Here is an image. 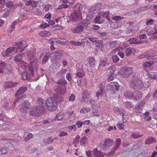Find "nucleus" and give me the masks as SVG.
I'll return each instance as SVG.
<instances>
[{
  "instance_id": "44",
  "label": "nucleus",
  "mask_w": 157,
  "mask_h": 157,
  "mask_svg": "<svg viewBox=\"0 0 157 157\" xmlns=\"http://www.w3.org/2000/svg\"><path fill=\"white\" fill-rule=\"evenodd\" d=\"M96 61L94 59L92 58H90L89 59V63L90 66L92 67H94L95 66Z\"/></svg>"
},
{
  "instance_id": "17",
  "label": "nucleus",
  "mask_w": 157,
  "mask_h": 157,
  "mask_svg": "<svg viewBox=\"0 0 157 157\" xmlns=\"http://www.w3.org/2000/svg\"><path fill=\"white\" fill-rule=\"evenodd\" d=\"M136 52V50L132 48H128L126 49L125 53L127 56H129L132 54H134Z\"/></svg>"
},
{
  "instance_id": "30",
  "label": "nucleus",
  "mask_w": 157,
  "mask_h": 157,
  "mask_svg": "<svg viewBox=\"0 0 157 157\" xmlns=\"http://www.w3.org/2000/svg\"><path fill=\"white\" fill-rule=\"evenodd\" d=\"M125 97L127 98L132 100V98L133 96L132 92H131L125 91L124 94Z\"/></svg>"
},
{
  "instance_id": "64",
  "label": "nucleus",
  "mask_w": 157,
  "mask_h": 157,
  "mask_svg": "<svg viewBox=\"0 0 157 157\" xmlns=\"http://www.w3.org/2000/svg\"><path fill=\"white\" fill-rule=\"evenodd\" d=\"M65 82H66V81L65 79L62 78V79L59 80L57 81V83L58 84L60 85L61 84H64Z\"/></svg>"
},
{
  "instance_id": "53",
  "label": "nucleus",
  "mask_w": 157,
  "mask_h": 157,
  "mask_svg": "<svg viewBox=\"0 0 157 157\" xmlns=\"http://www.w3.org/2000/svg\"><path fill=\"white\" fill-rule=\"evenodd\" d=\"M149 114V113L148 112L145 113L144 118L147 121L150 120L151 118V117Z\"/></svg>"
},
{
  "instance_id": "14",
  "label": "nucleus",
  "mask_w": 157,
  "mask_h": 157,
  "mask_svg": "<svg viewBox=\"0 0 157 157\" xmlns=\"http://www.w3.org/2000/svg\"><path fill=\"white\" fill-rule=\"evenodd\" d=\"M101 14L100 12H99L94 19L95 22H98V24H101L104 21L103 17Z\"/></svg>"
},
{
  "instance_id": "40",
  "label": "nucleus",
  "mask_w": 157,
  "mask_h": 157,
  "mask_svg": "<svg viewBox=\"0 0 157 157\" xmlns=\"http://www.w3.org/2000/svg\"><path fill=\"white\" fill-rule=\"evenodd\" d=\"M6 67L5 63L2 61H0V73H2L4 71Z\"/></svg>"
},
{
  "instance_id": "50",
  "label": "nucleus",
  "mask_w": 157,
  "mask_h": 157,
  "mask_svg": "<svg viewBox=\"0 0 157 157\" xmlns=\"http://www.w3.org/2000/svg\"><path fill=\"white\" fill-rule=\"evenodd\" d=\"M112 19L115 21H119L121 20L124 19V17H121L120 16H117L113 17Z\"/></svg>"
},
{
  "instance_id": "5",
  "label": "nucleus",
  "mask_w": 157,
  "mask_h": 157,
  "mask_svg": "<svg viewBox=\"0 0 157 157\" xmlns=\"http://www.w3.org/2000/svg\"><path fill=\"white\" fill-rule=\"evenodd\" d=\"M133 72L132 68L128 67L124 69L121 73V75L124 78H127L132 75Z\"/></svg>"
},
{
  "instance_id": "34",
  "label": "nucleus",
  "mask_w": 157,
  "mask_h": 157,
  "mask_svg": "<svg viewBox=\"0 0 157 157\" xmlns=\"http://www.w3.org/2000/svg\"><path fill=\"white\" fill-rule=\"evenodd\" d=\"M44 101H43V100L42 99L40 98H38L37 99V103L38 104V105L37 106L40 107L43 106V108L44 109V107L43 106V105L44 104Z\"/></svg>"
},
{
  "instance_id": "51",
  "label": "nucleus",
  "mask_w": 157,
  "mask_h": 157,
  "mask_svg": "<svg viewBox=\"0 0 157 157\" xmlns=\"http://www.w3.org/2000/svg\"><path fill=\"white\" fill-rule=\"evenodd\" d=\"M14 5L13 2L12 1H9L6 4V6L9 8H11Z\"/></svg>"
},
{
  "instance_id": "62",
  "label": "nucleus",
  "mask_w": 157,
  "mask_h": 157,
  "mask_svg": "<svg viewBox=\"0 0 157 157\" xmlns=\"http://www.w3.org/2000/svg\"><path fill=\"white\" fill-rule=\"evenodd\" d=\"M75 99V95L73 94H72L70 97L69 98V100L70 101H73Z\"/></svg>"
},
{
  "instance_id": "31",
  "label": "nucleus",
  "mask_w": 157,
  "mask_h": 157,
  "mask_svg": "<svg viewBox=\"0 0 157 157\" xmlns=\"http://www.w3.org/2000/svg\"><path fill=\"white\" fill-rule=\"evenodd\" d=\"M90 21L88 19H84L82 21L81 25L83 27V28L84 27L87 26L88 24L90 23Z\"/></svg>"
},
{
  "instance_id": "20",
  "label": "nucleus",
  "mask_w": 157,
  "mask_h": 157,
  "mask_svg": "<svg viewBox=\"0 0 157 157\" xmlns=\"http://www.w3.org/2000/svg\"><path fill=\"white\" fill-rule=\"evenodd\" d=\"M104 83H101L99 86V90L97 92L96 96L98 97L99 95L103 93V90L105 87Z\"/></svg>"
},
{
  "instance_id": "19",
  "label": "nucleus",
  "mask_w": 157,
  "mask_h": 157,
  "mask_svg": "<svg viewBox=\"0 0 157 157\" xmlns=\"http://www.w3.org/2000/svg\"><path fill=\"white\" fill-rule=\"evenodd\" d=\"M82 6L80 3L76 4L75 7V11H76L77 13L80 12L82 14Z\"/></svg>"
},
{
  "instance_id": "3",
  "label": "nucleus",
  "mask_w": 157,
  "mask_h": 157,
  "mask_svg": "<svg viewBox=\"0 0 157 157\" xmlns=\"http://www.w3.org/2000/svg\"><path fill=\"white\" fill-rule=\"evenodd\" d=\"M46 105L48 109L50 111L54 110L56 108L57 104L56 101L51 98H49L46 100Z\"/></svg>"
},
{
  "instance_id": "46",
  "label": "nucleus",
  "mask_w": 157,
  "mask_h": 157,
  "mask_svg": "<svg viewBox=\"0 0 157 157\" xmlns=\"http://www.w3.org/2000/svg\"><path fill=\"white\" fill-rule=\"evenodd\" d=\"M61 1L63 3H68L71 6L73 5L75 3L74 0H61Z\"/></svg>"
},
{
  "instance_id": "8",
  "label": "nucleus",
  "mask_w": 157,
  "mask_h": 157,
  "mask_svg": "<svg viewBox=\"0 0 157 157\" xmlns=\"http://www.w3.org/2000/svg\"><path fill=\"white\" fill-rule=\"evenodd\" d=\"M121 143V139L119 138H117L115 141L114 146L113 148V151H111V153H107V155H109L113 154L114 151L117 149L119 147Z\"/></svg>"
},
{
  "instance_id": "13",
  "label": "nucleus",
  "mask_w": 157,
  "mask_h": 157,
  "mask_svg": "<svg viewBox=\"0 0 157 157\" xmlns=\"http://www.w3.org/2000/svg\"><path fill=\"white\" fill-rule=\"evenodd\" d=\"M82 40H83V41L79 42V41H70V43L71 44L74 46H81L83 45V43L86 42L87 41V40L86 39H82Z\"/></svg>"
},
{
  "instance_id": "54",
  "label": "nucleus",
  "mask_w": 157,
  "mask_h": 157,
  "mask_svg": "<svg viewBox=\"0 0 157 157\" xmlns=\"http://www.w3.org/2000/svg\"><path fill=\"white\" fill-rule=\"evenodd\" d=\"M7 153V149L6 147H2L0 149V155L4 154Z\"/></svg>"
},
{
  "instance_id": "58",
  "label": "nucleus",
  "mask_w": 157,
  "mask_h": 157,
  "mask_svg": "<svg viewBox=\"0 0 157 157\" xmlns=\"http://www.w3.org/2000/svg\"><path fill=\"white\" fill-rule=\"evenodd\" d=\"M68 129L71 130H73L74 131H75L76 130V125L75 124H73L71 126H69L67 127Z\"/></svg>"
},
{
  "instance_id": "37",
  "label": "nucleus",
  "mask_w": 157,
  "mask_h": 157,
  "mask_svg": "<svg viewBox=\"0 0 157 157\" xmlns=\"http://www.w3.org/2000/svg\"><path fill=\"white\" fill-rule=\"evenodd\" d=\"M76 77L82 78L84 77L85 75V73L83 71H77L76 73Z\"/></svg>"
},
{
  "instance_id": "22",
  "label": "nucleus",
  "mask_w": 157,
  "mask_h": 157,
  "mask_svg": "<svg viewBox=\"0 0 157 157\" xmlns=\"http://www.w3.org/2000/svg\"><path fill=\"white\" fill-rule=\"evenodd\" d=\"M114 111L117 115L120 114L121 116L125 112V110L123 109H118L117 108H114Z\"/></svg>"
},
{
  "instance_id": "26",
  "label": "nucleus",
  "mask_w": 157,
  "mask_h": 157,
  "mask_svg": "<svg viewBox=\"0 0 157 157\" xmlns=\"http://www.w3.org/2000/svg\"><path fill=\"white\" fill-rule=\"evenodd\" d=\"M155 139L152 137H149L147 138L145 142L146 144H149L151 143L152 142H156Z\"/></svg>"
},
{
  "instance_id": "1",
  "label": "nucleus",
  "mask_w": 157,
  "mask_h": 157,
  "mask_svg": "<svg viewBox=\"0 0 157 157\" xmlns=\"http://www.w3.org/2000/svg\"><path fill=\"white\" fill-rule=\"evenodd\" d=\"M145 85L140 80H133L130 83V86L134 89L141 90L143 88H147L149 86V83Z\"/></svg>"
},
{
  "instance_id": "42",
  "label": "nucleus",
  "mask_w": 157,
  "mask_h": 157,
  "mask_svg": "<svg viewBox=\"0 0 157 157\" xmlns=\"http://www.w3.org/2000/svg\"><path fill=\"white\" fill-rule=\"evenodd\" d=\"M147 75L149 77L152 78L154 79H157V76H156L157 74H156L154 72H148Z\"/></svg>"
},
{
  "instance_id": "41",
  "label": "nucleus",
  "mask_w": 157,
  "mask_h": 157,
  "mask_svg": "<svg viewBox=\"0 0 157 157\" xmlns=\"http://www.w3.org/2000/svg\"><path fill=\"white\" fill-rule=\"evenodd\" d=\"M80 138L79 136H77L75 140L73 141V143L75 147H78L79 145V141Z\"/></svg>"
},
{
  "instance_id": "4",
  "label": "nucleus",
  "mask_w": 157,
  "mask_h": 157,
  "mask_svg": "<svg viewBox=\"0 0 157 157\" xmlns=\"http://www.w3.org/2000/svg\"><path fill=\"white\" fill-rule=\"evenodd\" d=\"M113 141L112 139H106L100 145V147L103 150L107 149L109 147H112L113 144Z\"/></svg>"
},
{
  "instance_id": "15",
  "label": "nucleus",
  "mask_w": 157,
  "mask_h": 157,
  "mask_svg": "<svg viewBox=\"0 0 157 157\" xmlns=\"http://www.w3.org/2000/svg\"><path fill=\"white\" fill-rule=\"evenodd\" d=\"M22 44V42H20L17 43L16 44L14 45L15 46H16L15 47L16 48V51L15 53H16L19 51H22L24 50L23 48L24 47H22L23 45Z\"/></svg>"
},
{
  "instance_id": "23",
  "label": "nucleus",
  "mask_w": 157,
  "mask_h": 157,
  "mask_svg": "<svg viewBox=\"0 0 157 157\" xmlns=\"http://www.w3.org/2000/svg\"><path fill=\"white\" fill-rule=\"evenodd\" d=\"M154 63L153 61H147L144 63L142 64L143 67L146 69L147 67L152 65Z\"/></svg>"
},
{
  "instance_id": "45",
  "label": "nucleus",
  "mask_w": 157,
  "mask_h": 157,
  "mask_svg": "<svg viewBox=\"0 0 157 157\" xmlns=\"http://www.w3.org/2000/svg\"><path fill=\"white\" fill-rule=\"evenodd\" d=\"M66 21V20H65L63 17H59L56 19V21L57 23L59 21H60L61 22V24H63V25L66 24V23H64V21Z\"/></svg>"
},
{
  "instance_id": "63",
  "label": "nucleus",
  "mask_w": 157,
  "mask_h": 157,
  "mask_svg": "<svg viewBox=\"0 0 157 157\" xmlns=\"http://www.w3.org/2000/svg\"><path fill=\"white\" fill-rule=\"evenodd\" d=\"M116 69V67L115 66H112L110 68H109L107 71V72L109 71H112L111 72H113Z\"/></svg>"
},
{
  "instance_id": "43",
  "label": "nucleus",
  "mask_w": 157,
  "mask_h": 157,
  "mask_svg": "<svg viewBox=\"0 0 157 157\" xmlns=\"http://www.w3.org/2000/svg\"><path fill=\"white\" fill-rule=\"evenodd\" d=\"M50 54L49 53H47L44 56L43 60L42 62L44 63H46L48 60V58L50 57Z\"/></svg>"
},
{
  "instance_id": "39",
  "label": "nucleus",
  "mask_w": 157,
  "mask_h": 157,
  "mask_svg": "<svg viewBox=\"0 0 157 157\" xmlns=\"http://www.w3.org/2000/svg\"><path fill=\"white\" fill-rule=\"evenodd\" d=\"M67 70L65 69L57 73L56 74L57 76L58 77H60L63 76L66 73Z\"/></svg>"
},
{
  "instance_id": "36",
  "label": "nucleus",
  "mask_w": 157,
  "mask_h": 157,
  "mask_svg": "<svg viewBox=\"0 0 157 157\" xmlns=\"http://www.w3.org/2000/svg\"><path fill=\"white\" fill-rule=\"evenodd\" d=\"M22 55L19 54L18 56H17L14 57V60L17 62V63L18 64L22 61L21 59V57Z\"/></svg>"
},
{
  "instance_id": "24",
  "label": "nucleus",
  "mask_w": 157,
  "mask_h": 157,
  "mask_svg": "<svg viewBox=\"0 0 157 157\" xmlns=\"http://www.w3.org/2000/svg\"><path fill=\"white\" fill-rule=\"evenodd\" d=\"M83 28V27L82 26V25H79L75 28L73 30V32L74 33H78L82 31Z\"/></svg>"
},
{
  "instance_id": "6",
  "label": "nucleus",
  "mask_w": 157,
  "mask_h": 157,
  "mask_svg": "<svg viewBox=\"0 0 157 157\" xmlns=\"http://www.w3.org/2000/svg\"><path fill=\"white\" fill-rule=\"evenodd\" d=\"M82 14L80 12L77 13L74 11L71 13L70 17V20L72 22H76L81 18Z\"/></svg>"
},
{
  "instance_id": "27",
  "label": "nucleus",
  "mask_w": 157,
  "mask_h": 157,
  "mask_svg": "<svg viewBox=\"0 0 157 157\" xmlns=\"http://www.w3.org/2000/svg\"><path fill=\"white\" fill-rule=\"evenodd\" d=\"M39 35L42 36H47L51 35L50 32L47 31H41L39 33Z\"/></svg>"
},
{
  "instance_id": "7",
  "label": "nucleus",
  "mask_w": 157,
  "mask_h": 157,
  "mask_svg": "<svg viewBox=\"0 0 157 157\" xmlns=\"http://www.w3.org/2000/svg\"><path fill=\"white\" fill-rule=\"evenodd\" d=\"M97 8L95 6L90 7L88 10L87 16V17L91 19L92 18L93 15L97 13Z\"/></svg>"
},
{
  "instance_id": "49",
  "label": "nucleus",
  "mask_w": 157,
  "mask_h": 157,
  "mask_svg": "<svg viewBox=\"0 0 157 157\" xmlns=\"http://www.w3.org/2000/svg\"><path fill=\"white\" fill-rule=\"evenodd\" d=\"M142 135L140 134L139 132H134L132 134V136L134 138H139L142 136Z\"/></svg>"
},
{
  "instance_id": "25",
  "label": "nucleus",
  "mask_w": 157,
  "mask_h": 157,
  "mask_svg": "<svg viewBox=\"0 0 157 157\" xmlns=\"http://www.w3.org/2000/svg\"><path fill=\"white\" fill-rule=\"evenodd\" d=\"M134 94H136V97H134L135 100H138L142 97V93L141 91H135Z\"/></svg>"
},
{
  "instance_id": "38",
  "label": "nucleus",
  "mask_w": 157,
  "mask_h": 157,
  "mask_svg": "<svg viewBox=\"0 0 157 157\" xmlns=\"http://www.w3.org/2000/svg\"><path fill=\"white\" fill-rule=\"evenodd\" d=\"M27 4L31 6L32 7H36L37 5V3L32 0H30L27 2Z\"/></svg>"
},
{
  "instance_id": "2",
  "label": "nucleus",
  "mask_w": 157,
  "mask_h": 157,
  "mask_svg": "<svg viewBox=\"0 0 157 157\" xmlns=\"http://www.w3.org/2000/svg\"><path fill=\"white\" fill-rule=\"evenodd\" d=\"M44 110L43 106H33L30 109L29 114L32 117H38L40 116Z\"/></svg>"
},
{
  "instance_id": "21",
  "label": "nucleus",
  "mask_w": 157,
  "mask_h": 157,
  "mask_svg": "<svg viewBox=\"0 0 157 157\" xmlns=\"http://www.w3.org/2000/svg\"><path fill=\"white\" fill-rule=\"evenodd\" d=\"M27 90V88L25 86H23L20 87L17 91L16 94V96L17 97V95L25 92Z\"/></svg>"
},
{
  "instance_id": "11",
  "label": "nucleus",
  "mask_w": 157,
  "mask_h": 157,
  "mask_svg": "<svg viewBox=\"0 0 157 157\" xmlns=\"http://www.w3.org/2000/svg\"><path fill=\"white\" fill-rule=\"evenodd\" d=\"M60 66V64L58 62H56L51 65L49 67V70L52 72L56 71Z\"/></svg>"
},
{
  "instance_id": "60",
  "label": "nucleus",
  "mask_w": 157,
  "mask_h": 157,
  "mask_svg": "<svg viewBox=\"0 0 157 157\" xmlns=\"http://www.w3.org/2000/svg\"><path fill=\"white\" fill-rule=\"evenodd\" d=\"M117 128L120 129H122L124 128V125L122 123H121L120 122H118L117 123Z\"/></svg>"
},
{
  "instance_id": "33",
  "label": "nucleus",
  "mask_w": 157,
  "mask_h": 157,
  "mask_svg": "<svg viewBox=\"0 0 157 157\" xmlns=\"http://www.w3.org/2000/svg\"><path fill=\"white\" fill-rule=\"evenodd\" d=\"M64 117V113L62 112H60L59 113L56 117V119L60 121Z\"/></svg>"
},
{
  "instance_id": "28",
  "label": "nucleus",
  "mask_w": 157,
  "mask_h": 157,
  "mask_svg": "<svg viewBox=\"0 0 157 157\" xmlns=\"http://www.w3.org/2000/svg\"><path fill=\"white\" fill-rule=\"evenodd\" d=\"M18 65L23 69L27 68L28 66V64L23 60L21 61Z\"/></svg>"
},
{
  "instance_id": "12",
  "label": "nucleus",
  "mask_w": 157,
  "mask_h": 157,
  "mask_svg": "<svg viewBox=\"0 0 157 157\" xmlns=\"http://www.w3.org/2000/svg\"><path fill=\"white\" fill-rule=\"evenodd\" d=\"M37 69V66L35 63L31 64L28 67L29 70L33 76H34L33 75L34 72L36 71Z\"/></svg>"
},
{
  "instance_id": "57",
  "label": "nucleus",
  "mask_w": 157,
  "mask_h": 157,
  "mask_svg": "<svg viewBox=\"0 0 157 157\" xmlns=\"http://www.w3.org/2000/svg\"><path fill=\"white\" fill-rule=\"evenodd\" d=\"M112 58L113 61L114 63L117 62L119 60V58H118V56L116 55H114L113 56Z\"/></svg>"
},
{
  "instance_id": "18",
  "label": "nucleus",
  "mask_w": 157,
  "mask_h": 157,
  "mask_svg": "<svg viewBox=\"0 0 157 157\" xmlns=\"http://www.w3.org/2000/svg\"><path fill=\"white\" fill-rule=\"evenodd\" d=\"M17 83L13 82L12 81L7 82L6 83H5L4 85L6 86V88H11L14 86H16L17 84Z\"/></svg>"
},
{
  "instance_id": "56",
  "label": "nucleus",
  "mask_w": 157,
  "mask_h": 157,
  "mask_svg": "<svg viewBox=\"0 0 157 157\" xmlns=\"http://www.w3.org/2000/svg\"><path fill=\"white\" fill-rule=\"evenodd\" d=\"M59 39L57 38H51L50 39V41L51 44H53L54 42H57L58 43Z\"/></svg>"
},
{
  "instance_id": "29",
  "label": "nucleus",
  "mask_w": 157,
  "mask_h": 157,
  "mask_svg": "<svg viewBox=\"0 0 157 157\" xmlns=\"http://www.w3.org/2000/svg\"><path fill=\"white\" fill-rule=\"evenodd\" d=\"M21 79L23 80H29L30 79V77L26 72H25L22 74Z\"/></svg>"
},
{
  "instance_id": "52",
  "label": "nucleus",
  "mask_w": 157,
  "mask_h": 157,
  "mask_svg": "<svg viewBox=\"0 0 157 157\" xmlns=\"http://www.w3.org/2000/svg\"><path fill=\"white\" fill-rule=\"evenodd\" d=\"M117 44V41H112L109 43L110 47L111 48H113Z\"/></svg>"
},
{
  "instance_id": "47",
  "label": "nucleus",
  "mask_w": 157,
  "mask_h": 157,
  "mask_svg": "<svg viewBox=\"0 0 157 157\" xmlns=\"http://www.w3.org/2000/svg\"><path fill=\"white\" fill-rule=\"evenodd\" d=\"M87 140V138L86 136L83 137L81 140L80 144L81 145H84Z\"/></svg>"
},
{
  "instance_id": "9",
  "label": "nucleus",
  "mask_w": 157,
  "mask_h": 157,
  "mask_svg": "<svg viewBox=\"0 0 157 157\" xmlns=\"http://www.w3.org/2000/svg\"><path fill=\"white\" fill-rule=\"evenodd\" d=\"M118 83L116 82H112L107 85L106 86L108 90H113L115 89L118 90L119 88Z\"/></svg>"
},
{
  "instance_id": "32",
  "label": "nucleus",
  "mask_w": 157,
  "mask_h": 157,
  "mask_svg": "<svg viewBox=\"0 0 157 157\" xmlns=\"http://www.w3.org/2000/svg\"><path fill=\"white\" fill-rule=\"evenodd\" d=\"M101 15H102V16L104 18H106L107 20L109 19V11H106L105 12H101Z\"/></svg>"
},
{
  "instance_id": "10",
  "label": "nucleus",
  "mask_w": 157,
  "mask_h": 157,
  "mask_svg": "<svg viewBox=\"0 0 157 157\" xmlns=\"http://www.w3.org/2000/svg\"><path fill=\"white\" fill-rule=\"evenodd\" d=\"M16 47H10L8 48L6 51H4L2 55L3 56H8L9 54L13 52H16Z\"/></svg>"
},
{
  "instance_id": "35",
  "label": "nucleus",
  "mask_w": 157,
  "mask_h": 157,
  "mask_svg": "<svg viewBox=\"0 0 157 157\" xmlns=\"http://www.w3.org/2000/svg\"><path fill=\"white\" fill-rule=\"evenodd\" d=\"M122 121L124 123L126 122L129 118L128 114L125 112L122 115Z\"/></svg>"
},
{
  "instance_id": "48",
  "label": "nucleus",
  "mask_w": 157,
  "mask_h": 157,
  "mask_svg": "<svg viewBox=\"0 0 157 157\" xmlns=\"http://www.w3.org/2000/svg\"><path fill=\"white\" fill-rule=\"evenodd\" d=\"M90 109L89 108H83L81 109L80 110V113H87L90 111Z\"/></svg>"
},
{
  "instance_id": "55",
  "label": "nucleus",
  "mask_w": 157,
  "mask_h": 157,
  "mask_svg": "<svg viewBox=\"0 0 157 157\" xmlns=\"http://www.w3.org/2000/svg\"><path fill=\"white\" fill-rule=\"evenodd\" d=\"M71 6L69 5V4H62L60 5L59 7V9L60 10L62 8H66L68 7L69 6Z\"/></svg>"
},
{
  "instance_id": "61",
  "label": "nucleus",
  "mask_w": 157,
  "mask_h": 157,
  "mask_svg": "<svg viewBox=\"0 0 157 157\" xmlns=\"http://www.w3.org/2000/svg\"><path fill=\"white\" fill-rule=\"evenodd\" d=\"M33 137V135L32 133H29L25 138V141H27L29 139H31Z\"/></svg>"
},
{
  "instance_id": "59",
  "label": "nucleus",
  "mask_w": 157,
  "mask_h": 157,
  "mask_svg": "<svg viewBox=\"0 0 157 157\" xmlns=\"http://www.w3.org/2000/svg\"><path fill=\"white\" fill-rule=\"evenodd\" d=\"M134 110L136 112H141L142 111V108L140 107L139 105H137L136 106Z\"/></svg>"
},
{
  "instance_id": "16",
  "label": "nucleus",
  "mask_w": 157,
  "mask_h": 157,
  "mask_svg": "<svg viewBox=\"0 0 157 157\" xmlns=\"http://www.w3.org/2000/svg\"><path fill=\"white\" fill-rule=\"evenodd\" d=\"M93 155L96 157H103L104 154L101 151H98L97 149H94L92 152Z\"/></svg>"
}]
</instances>
